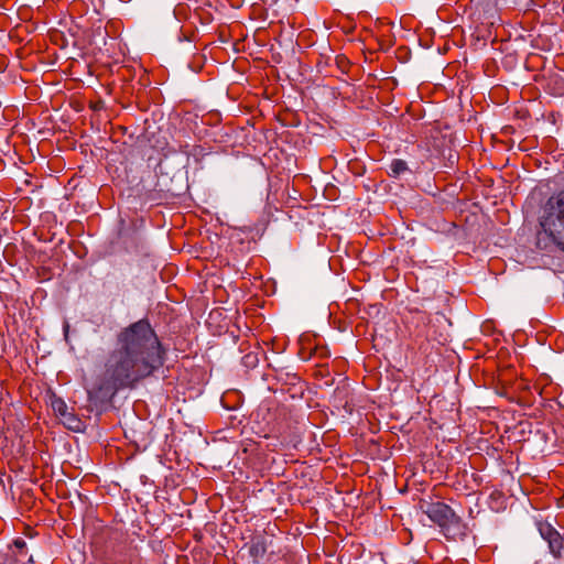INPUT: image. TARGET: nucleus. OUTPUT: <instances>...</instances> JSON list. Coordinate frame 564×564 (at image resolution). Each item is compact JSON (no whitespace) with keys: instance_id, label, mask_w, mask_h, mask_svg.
Masks as SVG:
<instances>
[{"instance_id":"17","label":"nucleus","mask_w":564,"mask_h":564,"mask_svg":"<svg viewBox=\"0 0 564 564\" xmlns=\"http://www.w3.org/2000/svg\"><path fill=\"white\" fill-rule=\"evenodd\" d=\"M297 217L302 218L303 220H305L304 217H302V214H297Z\"/></svg>"},{"instance_id":"15","label":"nucleus","mask_w":564,"mask_h":564,"mask_svg":"<svg viewBox=\"0 0 564 564\" xmlns=\"http://www.w3.org/2000/svg\"><path fill=\"white\" fill-rule=\"evenodd\" d=\"M29 563H33V556H30L28 560Z\"/></svg>"},{"instance_id":"10","label":"nucleus","mask_w":564,"mask_h":564,"mask_svg":"<svg viewBox=\"0 0 564 564\" xmlns=\"http://www.w3.org/2000/svg\"><path fill=\"white\" fill-rule=\"evenodd\" d=\"M410 169L408 166V163L402 159H393L388 169V175L390 177L398 178L401 175H403L405 172H409Z\"/></svg>"},{"instance_id":"16","label":"nucleus","mask_w":564,"mask_h":564,"mask_svg":"<svg viewBox=\"0 0 564 564\" xmlns=\"http://www.w3.org/2000/svg\"><path fill=\"white\" fill-rule=\"evenodd\" d=\"M312 215L318 218L321 214L315 213V214H312Z\"/></svg>"},{"instance_id":"1","label":"nucleus","mask_w":564,"mask_h":564,"mask_svg":"<svg viewBox=\"0 0 564 564\" xmlns=\"http://www.w3.org/2000/svg\"><path fill=\"white\" fill-rule=\"evenodd\" d=\"M164 361L165 349L149 319L141 318L122 328L106 360L101 379L87 390V408L101 412L119 390L133 388L162 368Z\"/></svg>"},{"instance_id":"2","label":"nucleus","mask_w":564,"mask_h":564,"mask_svg":"<svg viewBox=\"0 0 564 564\" xmlns=\"http://www.w3.org/2000/svg\"><path fill=\"white\" fill-rule=\"evenodd\" d=\"M421 510L440 528L446 540L464 542L467 539L468 525L451 506L442 501L423 502Z\"/></svg>"},{"instance_id":"12","label":"nucleus","mask_w":564,"mask_h":564,"mask_svg":"<svg viewBox=\"0 0 564 564\" xmlns=\"http://www.w3.org/2000/svg\"><path fill=\"white\" fill-rule=\"evenodd\" d=\"M13 545H14V546L20 551V552H22V551L25 549V546H26V542H25L23 539L19 538V539H15V540H14Z\"/></svg>"},{"instance_id":"13","label":"nucleus","mask_w":564,"mask_h":564,"mask_svg":"<svg viewBox=\"0 0 564 564\" xmlns=\"http://www.w3.org/2000/svg\"><path fill=\"white\" fill-rule=\"evenodd\" d=\"M93 108H94L95 110H99V109L104 108V102H102V101H98V102H96V104L93 106Z\"/></svg>"},{"instance_id":"9","label":"nucleus","mask_w":564,"mask_h":564,"mask_svg":"<svg viewBox=\"0 0 564 564\" xmlns=\"http://www.w3.org/2000/svg\"><path fill=\"white\" fill-rule=\"evenodd\" d=\"M62 423L65 427L73 432H84L85 431V423L73 412L66 413L62 419Z\"/></svg>"},{"instance_id":"18","label":"nucleus","mask_w":564,"mask_h":564,"mask_svg":"<svg viewBox=\"0 0 564 564\" xmlns=\"http://www.w3.org/2000/svg\"><path fill=\"white\" fill-rule=\"evenodd\" d=\"M289 216V219L292 220L293 219V216L291 214H288Z\"/></svg>"},{"instance_id":"8","label":"nucleus","mask_w":564,"mask_h":564,"mask_svg":"<svg viewBox=\"0 0 564 564\" xmlns=\"http://www.w3.org/2000/svg\"><path fill=\"white\" fill-rule=\"evenodd\" d=\"M268 550V541L263 535H256L251 539L249 544V554L254 564H259Z\"/></svg>"},{"instance_id":"6","label":"nucleus","mask_w":564,"mask_h":564,"mask_svg":"<svg viewBox=\"0 0 564 564\" xmlns=\"http://www.w3.org/2000/svg\"><path fill=\"white\" fill-rule=\"evenodd\" d=\"M144 221L143 217H138V214H118L119 237H130L138 234L144 227Z\"/></svg>"},{"instance_id":"3","label":"nucleus","mask_w":564,"mask_h":564,"mask_svg":"<svg viewBox=\"0 0 564 564\" xmlns=\"http://www.w3.org/2000/svg\"><path fill=\"white\" fill-rule=\"evenodd\" d=\"M547 194L545 186H535L527 198V206L531 209L540 208L544 212H564V189L553 196Z\"/></svg>"},{"instance_id":"14","label":"nucleus","mask_w":564,"mask_h":564,"mask_svg":"<svg viewBox=\"0 0 564 564\" xmlns=\"http://www.w3.org/2000/svg\"><path fill=\"white\" fill-rule=\"evenodd\" d=\"M313 223H314V220H313V219H308V220H307V224H308V225H313Z\"/></svg>"},{"instance_id":"4","label":"nucleus","mask_w":564,"mask_h":564,"mask_svg":"<svg viewBox=\"0 0 564 564\" xmlns=\"http://www.w3.org/2000/svg\"><path fill=\"white\" fill-rule=\"evenodd\" d=\"M543 231L564 251V214H544L540 218Z\"/></svg>"},{"instance_id":"7","label":"nucleus","mask_w":564,"mask_h":564,"mask_svg":"<svg viewBox=\"0 0 564 564\" xmlns=\"http://www.w3.org/2000/svg\"><path fill=\"white\" fill-rule=\"evenodd\" d=\"M216 220L221 226L226 225L229 228L240 230L241 232L246 234L247 236H250L251 239L260 238L263 235V232L267 228V225H268V220H260L259 223L253 224V225H246V224L238 225L235 223H230L229 219L224 220L223 218H220L218 216L216 217Z\"/></svg>"},{"instance_id":"5","label":"nucleus","mask_w":564,"mask_h":564,"mask_svg":"<svg viewBox=\"0 0 564 564\" xmlns=\"http://www.w3.org/2000/svg\"><path fill=\"white\" fill-rule=\"evenodd\" d=\"M541 538L547 542L550 553L554 557H561L564 547V540L561 533L550 523H539Z\"/></svg>"},{"instance_id":"11","label":"nucleus","mask_w":564,"mask_h":564,"mask_svg":"<svg viewBox=\"0 0 564 564\" xmlns=\"http://www.w3.org/2000/svg\"><path fill=\"white\" fill-rule=\"evenodd\" d=\"M52 409L55 412L56 415H58L61 419L68 413V408L65 401L61 398H55L52 401Z\"/></svg>"}]
</instances>
